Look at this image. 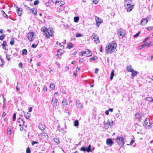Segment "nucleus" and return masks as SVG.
I'll use <instances>...</instances> for the list:
<instances>
[{
	"label": "nucleus",
	"instance_id": "nucleus-31",
	"mask_svg": "<svg viewBox=\"0 0 153 153\" xmlns=\"http://www.w3.org/2000/svg\"><path fill=\"white\" fill-rule=\"evenodd\" d=\"M74 126H77L79 125V121L78 120H76L74 121Z\"/></svg>",
	"mask_w": 153,
	"mask_h": 153
},
{
	"label": "nucleus",
	"instance_id": "nucleus-37",
	"mask_svg": "<svg viewBox=\"0 0 153 153\" xmlns=\"http://www.w3.org/2000/svg\"><path fill=\"white\" fill-rule=\"evenodd\" d=\"M6 54V59H7V60H8V61H10V59H11V58L10 57V55H9V54L6 53H5Z\"/></svg>",
	"mask_w": 153,
	"mask_h": 153
},
{
	"label": "nucleus",
	"instance_id": "nucleus-3",
	"mask_svg": "<svg viewBox=\"0 0 153 153\" xmlns=\"http://www.w3.org/2000/svg\"><path fill=\"white\" fill-rule=\"evenodd\" d=\"M131 0H125L124 3V6L127 9V11L130 12L134 7V5L131 4L132 3Z\"/></svg>",
	"mask_w": 153,
	"mask_h": 153
},
{
	"label": "nucleus",
	"instance_id": "nucleus-9",
	"mask_svg": "<svg viewBox=\"0 0 153 153\" xmlns=\"http://www.w3.org/2000/svg\"><path fill=\"white\" fill-rule=\"evenodd\" d=\"M144 123L146 128L149 129L150 128L151 124L149 119L148 118H146Z\"/></svg>",
	"mask_w": 153,
	"mask_h": 153
},
{
	"label": "nucleus",
	"instance_id": "nucleus-56",
	"mask_svg": "<svg viewBox=\"0 0 153 153\" xmlns=\"http://www.w3.org/2000/svg\"><path fill=\"white\" fill-rule=\"evenodd\" d=\"M17 13L18 15L19 16H20L22 14V11H17Z\"/></svg>",
	"mask_w": 153,
	"mask_h": 153
},
{
	"label": "nucleus",
	"instance_id": "nucleus-13",
	"mask_svg": "<svg viewBox=\"0 0 153 153\" xmlns=\"http://www.w3.org/2000/svg\"><path fill=\"white\" fill-rule=\"evenodd\" d=\"M17 123H19V126L20 127H21L22 126H23L24 124L25 123V122L23 120V119L20 118L17 119Z\"/></svg>",
	"mask_w": 153,
	"mask_h": 153
},
{
	"label": "nucleus",
	"instance_id": "nucleus-50",
	"mask_svg": "<svg viewBox=\"0 0 153 153\" xmlns=\"http://www.w3.org/2000/svg\"><path fill=\"white\" fill-rule=\"evenodd\" d=\"M19 66L20 68H22V63L21 62H20L19 64Z\"/></svg>",
	"mask_w": 153,
	"mask_h": 153
},
{
	"label": "nucleus",
	"instance_id": "nucleus-5",
	"mask_svg": "<svg viewBox=\"0 0 153 153\" xmlns=\"http://www.w3.org/2000/svg\"><path fill=\"white\" fill-rule=\"evenodd\" d=\"M113 121H112L110 122L109 120H108L107 122L104 121V125L105 128L106 129L108 128L109 126H111L113 125Z\"/></svg>",
	"mask_w": 153,
	"mask_h": 153
},
{
	"label": "nucleus",
	"instance_id": "nucleus-25",
	"mask_svg": "<svg viewBox=\"0 0 153 153\" xmlns=\"http://www.w3.org/2000/svg\"><path fill=\"white\" fill-rule=\"evenodd\" d=\"M1 13L3 14V16L6 18V19H8V16L5 13L4 11L3 10H1Z\"/></svg>",
	"mask_w": 153,
	"mask_h": 153
},
{
	"label": "nucleus",
	"instance_id": "nucleus-7",
	"mask_svg": "<svg viewBox=\"0 0 153 153\" xmlns=\"http://www.w3.org/2000/svg\"><path fill=\"white\" fill-rule=\"evenodd\" d=\"M95 19L96 22V25L97 27H99L100 25L103 22V20L102 19L97 16H95Z\"/></svg>",
	"mask_w": 153,
	"mask_h": 153
},
{
	"label": "nucleus",
	"instance_id": "nucleus-40",
	"mask_svg": "<svg viewBox=\"0 0 153 153\" xmlns=\"http://www.w3.org/2000/svg\"><path fill=\"white\" fill-rule=\"evenodd\" d=\"M50 87L51 88L53 89H54L55 85L51 83L50 84Z\"/></svg>",
	"mask_w": 153,
	"mask_h": 153
},
{
	"label": "nucleus",
	"instance_id": "nucleus-1",
	"mask_svg": "<svg viewBox=\"0 0 153 153\" xmlns=\"http://www.w3.org/2000/svg\"><path fill=\"white\" fill-rule=\"evenodd\" d=\"M117 47V44L114 42L109 43L106 46L105 48V53H111L114 52Z\"/></svg>",
	"mask_w": 153,
	"mask_h": 153
},
{
	"label": "nucleus",
	"instance_id": "nucleus-63",
	"mask_svg": "<svg viewBox=\"0 0 153 153\" xmlns=\"http://www.w3.org/2000/svg\"><path fill=\"white\" fill-rule=\"evenodd\" d=\"M43 91H47V87L46 86H45L43 89Z\"/></svg>",
	"mask_w": 153,
	"mask_h": 153
},
{
	"label": "nucleus",
	"instance_id": "nucleus-33",
	"mask_svg": "<svg viewBox=\"0 0 153 153\" xmlns=\"http://www.w3.org/2000/svg\"><path fill=\"white\" fill-rule=\"evenodd\" d=\"M146 100L149 102H152L153 100V99L152 97H146Z\"/></svg>",
	"mask_w": 153,
	"mask_h": 153
},
{
	"label": "nucleus",
	"instance_id": "nucleus-46",
	"mask_svg": "<svg viewBox=\"0 0 153 153\" xmlns=\"http://www.w3.org/2000/svg\"><path fill=\"white\" fill-rule=\"evenodd\" d=\"M140 31L138 32L136 34L134 35V37H137L140 34Z\"/></svg>",
	"mask_w": 153,
	"mask_h": 153
},
{
	"label": "nucleus",
	"instance_id": "nucleus-14",
	"mask_svg": "<svg viewBox=\"0 0 153 153\" xmlns=\"http://www.w3.org/2000/svg\"><path fill=\"white\" fill-rule=\"evenodd\" d=\"M106 143L107 145L110 146H111L114 143L112 139L110 138H108L107 139Z\"/></svg>",
	"mask_w": 153,
	"mask_h": 153
},
{
	"label": "nucleus",
	"instance_id": "nucleus-20",
	"mask_svg": "<svg viewBox=\"0 0 153 153\" xmlns=\"http://www.w3.org/2000/svg\"><path fill=\"white\" fill-rule=\"evenodd\" d=\"M2 46L3 47V48L5 50H7L8 51V49H7L6 48V46H7V45L6 43V42L5 41H3V43L2 44Z\"/></svg>",
	"mask_w": 153,
	"mask_h": 153
},
{
	"label": "nucleus",
	"instance_id": "nucleus-57",
	"mask_svg": "<svg viewBox=\"0 0 153 153\" xmlns=\"http://www.w3.org/2000/svg\"><path fill=\"white\" fill-rule=\"evenodd\" d=\"M149 37H146L143 41V42H146L149 39Z\"/></svg>",
	"mask_w": 153,
	"mask_h": 153
},
{
	"label": "nucleus",
	"instance_id": "nucleus-16",
	"mask_svg": "<svg viewBox=\"0 0 153 153\" xmlns=\"http://www.w3.org/2000/svg\"><path fill=\"white\" fill-rule=\"evenodd\" d=\"M148 21L146 19H144L141 21L140 24L144 26L147 24Z\"/></svg>",
	"mask_w": 153,
	"mask_h": 153
},
{
	"label": "nucleus",
	"instance_id": "nucleus-53",
	"mask_svg": "<svg viewBox=\"0 0 153 153\" xmlns=\"http://www.w3.org/2000/svg\"><path fill=\"white\" fill-rule=\"evenodd\" d=\"M3 96V102L4 103V104L5 105V101H6V99L4 97V96L3 95H2Z\"/></svg>",
	"mask_w": 153,
	"mask_h": 153
},
{
	"label": "nucleus",
	"instance_id": "nucleus-43",
	"mask_svg": "<svg viewBox=\"0 0 153 153\" xmlns=\"http://www.w3.org/2000/svg\"><path fill=\"white\" fill-rule=\"evenodd\" d=\"M39 1L38 0H36L34 2V4L35 5H36L39 3Z\"/></svg>",
	"mask_w": 153,
	"mask_h": 153
},
{
	"label": "nucleus",
	"instance_id": "nucleus-45",
	"mask_svg": "<svg viewBox=\"0 0 153 153\" xmlns=\"http://www.w3.org/2000/svg\"><path fill=\"white\" fill-rule=\"evenodd\" d=\"M82 36V35L80 33H77L76 35V37H79Z\"/></svg>",
	"mask_w": 153,
	"mask_h": 153
},
{
	"label": "nucleus",
	"instance_id": "nucleus-49",
	"mask_svg": "<svg viewBox=\"0 0 153 153\" xmlns=\"http://www.w3.org/2000/svg\"><path fill=\"white\" fill-rule=\"evenodd\" d=\"M33 13V15L35 16L37 13V10L36 9H35L33 12H32Z\"/></svg>",
	"mask_w": 153,
	"mask_h": 153
},
{
	"label": "nucleus",
	"instance_id": "nucleus-2",
	"mask_svg": "<svg viewBox=\"0 0 153 153\" xmlns=\"http://www.w3.org/2000/svg\"><path fill=\"white\" fill-rule=\"evenodd\" d=\"M41 30L44 32V36H45L46 38H49V36L52 37L53 36L54 31L52 28L48 29L46 28H42Z\"/></svg>",
	"mask_w": 153,
	"mask_h": 153
},
{
	"label": "nucleus",
	"instance_id": "nucleus-44",
	"mask_svg": "<svg viewBox=\"0 0 153 153\" xmlns=\"http://www.w3.org/2000/svg\"><path fill=\"white\" fill-rule=\"evenodd\" d=\"M26 153H30V149L29 147L27 149Z\"/></svg>",
	"mask_w": 153,
	"mask_h": 153
},
{
	"label": "nucleus",
	"instance_id": "nucleus-60",
	"mask_svg": "<svg viewBox=\"0 0 153 153\" xmlns=\"http://www.w3.org/2000/svg\"><path fill=\"white\" fill-rule=\"evenodd\" d=\"M65 71H67L69 70V67H68V66H66L65 67Z\"/></svg>",
	"mask_w": 153,
	"mask_h": 153
},
{
	"label": "nucleus",
	"instance_id": "nucleus-52",
	"mask_svg": "<svg viewBox=\"0 0 153 153\" xmlns=\"http://www.w3.org/2000/svg\"><path fill=\"white\" fill-rule=\"evenodd\" d=\"M93 3L95 4H96L98 3V1L97 0H93Z\"/></svg>",
	"mask_w": 153,
	"mask_h": 153
},
{
	"label": "nucleus",
	"instance_id": "nucleus-54",
	"mask_svg": "<svg viewBox=\"0 0 153 153\" xmlns=\"http://www.w3.org/2000/svg\"><path fill=\"white\" fill-rule=\"evenodd\" d=\"M37 46V45H35L34 44H33L32 45L31 47L33 48H35Z\"/></svg>",
	"mask_w": 153,
	"mask_h": 153
},
{
	"label": "nucleus",
	"instance_id": "nucleus-34",
	"mask_svg": "<svg viewBox=\"0 0 153 153\" xmlns=\"http://www.w3.org/2000/svg\"><path fill=\"white\" fill-rule=\"evenodd\" d=\"M41 134L42 136H45V137H48V134L45 132H42V133H41Z\"/></svg>",
	"mask_w": 153,
	"mask_h": 153
},
{
	"label": "nucleus",
	"instance_id": "nucleus-62",
	"mask_svg": "<svg viewBox=\"0 0 153 153\" xmlns=\"http://www.w3.org/2000/svg\"><path fill=\"white\" fill-rule=\"evenodd\" d=\"M18 82H17V86L16 87V89L18 91H19V89H20V88H19V87L18 86Z\"/></svg>",
	"mask_w": 153,
	"mask_h": 153
},
{
	"label": "nucleus",
	"instance_id": "nucleus-32",
	"mask_svg": "<svg viewBox=\"0 0 153 153\" xmlns=\"http://www.w3.org/2000/svg\"><path fill=\"white\" fill-rule=\"evenodd\" d=\"M97 57L96 56H94L92 58H91L89 59V61L91 62L92 61L96 60L97 59Z\"/></svg>",
	"mask_w": 153,
	"mask_h": 153
},
{
	"label": "nucleus",
	"instance_id": "nucleus-26",
	"mask_svg": "<svg viewBox=\"0 0 153 153\" xmlns=\"http://www.w3.org/2000/svg\"><path fill=\"white\" fill-rule=\"evenodd\" d=\"M24 116L26 119H28L30 117V113H27L26 114H25Z\"/></svg>",
	"mask_w": 153,
	"mask_h": 153
},
{
	"label": "nucleus",
	"instance_id": "nucleus-17",
	"mask_svg": "<svg viewBox=\"0 0 153 153\" xmlns=\"http://www.w3.org/2000/svg\"><path fill=\"white\" fill-rule=\"evenodd\" d=\"M143 116V114L142 113L137 112L135 114V117L137 119H139L141 118Z\"/></svg>",
	"mask_w": 153,
	"mask_h": 153
},
{
	"label": "nucleus",
	"instance_id": "nucleus-28",
	"mask_svg": "<svg viewBox=\"0 0 153 153\" xmlns=\"http://www.w3.org/2000/svg\"><path fill=\"white\" fill-rule=\"evenodd\" d=\"M22 55H27V51L26 49H23L22 50Z\"/></svg>",
	"mask_w": 153,
	"mask_h": 153
},
{
	"label": "nucleus",
	"instance_id": "nucleus-11",
	"mask_svg": "<svg viewBox=\"0 0 153 153\" xmlns=\"http://www.w3.org/2000/svg\"><path fill=\"white\" fill-rule=\"evenodd\" d=\"M117 34L120 37L123 38L125 36L124 30L121 29H119L117 31Z\"/></svg>",
	"mask_w": 153,
	"mask_h": 153
},
{
	"label": "nucleus",
	"instance_id": "nucleus-30",
	"mask_svg": "<svg viewBox=\"0 0 153 153\" xmlns=\"http://www.w3.org/2000/svg\"><path fill=\"white\" fill-rule=\"evenodd\" d=\"M79 19V17L75 16L74 18V22H77Z\"/></svg>",
	"mask_w": 153,
	"mask_h": 153
},
{
	"label": "nucleus",
	"instance_id": "nucleus-23",
	"mask_svg": "<svg viewBox=\"0 0 153 153\" xmlns=\"http://www.w3.org/2000/svg\"><path fill=\"white\" fill-rule=\"evenodd\" d=\"M87 55H88L87 56H92V53L90 50L89 49L86 50Z\"/></svg>",
	"mask_w": 153,
	"mask_h": 153
},
{
	"label": "nucleus",
	"instance_id": "nucleus-55",
	"mask_svg": "<svg viewBox=\"0 0 153 153\" xmlns=\"http://www.w3.org/2000/svg\"><path fill=\"white\" fill-rule=\"evenodd\" d=\"M147 30H151L152 29V27H149L147 28Z\"/></svg>",
	"mask_w": 153,
	"mask_h": 153
},
{
	"label": "nucleus",
	"instance_id": "nucleus-38",
	"mask_svg": "<svg viewBox=\"0 0 153 153\" xmlns=\"http://www.w3.org/2000/svg\"><path fill=\"white\" fill-rule=\"evenodd\" d=\"M5 36V35L4 34H2L0 36V40H2Z\"/></svg>",
	"mask_w": 153,
	"mask_h": 153
},
{
	"label": "nucleus",
	"instance_id": "nucleus-61",
	"mask_svg": "<svg viewBox=\"0 0 153 153\" xmlns=\"http://www.w3.org/2000/svg\"><path fill=\"white\" fill-rule=\"evenodd\" d=\"M145 47V45L143 44L139 47L140 49H142Z\"/></svg>",
	"mask_w": 153,
	"mask_h": 153
},
{
	"label": "nucleus",
	"instance_id": "nucleus-58",
	"mask_svg": "<svg viewBox=\"0 0 153 153\" xmlns=\"http://www.w3.org/2000/svg\"><path fill=\"white\" fill-rule=\"evenodd\" d=\"M36 8H30V9L29 10H30V12H33L34 11V10Z\"/></svg>",
	"mask_w": 153,
	"mask_h": 153
},
{
	"label": "nucleus",
	"instance_id": "nucleus-41",
	"mask_svg": "<svg viewBox=\"0 0 153 153\" xmlns=\"http://www.w3.org/2000/svg\"><path fill=\"white\" fill-rule=\"evenodd\" d=\"M24 7L27 10H29L30 9V7L26 5H24Z\"/></svg>",
	"mask_w": 153,
	"mask_h": 153
},
{
	"label": "nucleus",
	"instance_id": "nucleus-15",
	"mask_svg": "<svg viewBox=\"0 0 153 153\" xmlns=\"http://www.w3.org/2000/svg\"><path fill=\"white\" fill-rule=\"evenodd\" d=\"M57 100L56 98H53L52 100L51 104L53 106H56L57 105Z\"/></svg>",
	"mask_w": 153,
	"mask_h": 153
},
{
	"label": "nucleus",
	"instance_id": "nucleus-39",
	"mask_svg": "<svg viewBox=\"0 0 153 153\" xmlns=\"http://www.w3.org/2000/svg\"><path fill=\"white\" fill-rule=\"evenodd\" d=\"M53 140L56 143H59V140L57 138H54Z\"/></svg>",
	"mask_w": 153,
	"mask_h": 153
},
{
	"label": "nucleus",
	"instance_id": "nucleus-36",
	"mask_svg": "<svg viewBox=\"0 0 153 153\" xmlns=\"http://www.w3.org/2000/svg\"><path fill=\"white\" fill-rule=\"evenodd\" d=\"M62 103L63 104V105H66L67 104V100L65 99H64L62 101Z\"/></svg>",
	"mask_w": 153,
	"mask_h": 153
},
{
	"label": "nucleus",
	"instance_id": "nucleus-27",
	"mask_svg": "<svg viewBox=\"0 0 153 153\" xmlns=\"http://www.w3.org/2000/svg\"><path fill=\"white\" fill-rule=\"evenodd\" d=\"M114 76V70H113L111 71V76H110V79L111 80L113 78V77Z\"/></svg>",
	"mask_w": 153,
	"mask_h": 153
},
{
	"label": "nucleus",
	"instance_id": "nucleus-6",
	"mask_svg": "<svg viewBox=\"0 0 153 153\" xmlns=\"http://www.w3.org/2000/svg\"><path fill=\"white\" fill-rule=\"evenodd\" d=\"M116 141L118 143V144L120 146V147H121V146H123L124 144V140L123 137H117L116 139Z\"/></svg>",
	"mask_w": 153,
	"mask_h": 153
},
{
	"label": "nucleus",
	"instance_id": "nucleus-21",
	"mask_svg": "<svg viewBox=\"0 0 153 153\" xmlns=\"http://www.w3.org/2000/svg\"><path fill=\"white\" fill-rule=\"evenodd\" d=\"M131 73H132L131 74V75L133 77H135L136 76L137 74L138 73V72L134 71V70L133 71H132V72H131Z\"/></svg>",
	"mask_w": 153,
	"mask_h": 153
},
{
	"label": "nucleus",
	"instance_id": "nucleus-10",
	"mask_svg": "<svg viewBox=\"0 0 153 153\" xmlns=\"http://www.w3.org/2000/svg\"><path fill=\"white\" fill-rule=\"evenodd\" d=\"M80 150L83 152H89L91 151V145H89L87 147H82L80 149Z\"/></svg>",
	"mask_w": 153,
	"mask_h": 153
},
{
	"label": "nucleus",
	"instance_id": "nucleus-4",
	"mask_svg": "<svg viewBox=\"0 0 153 153\" xmlns=\"http://www.w3.org/2000/svg\"><path fill=\"white\" fill-rule=\"evenodd\" d=\"M35 37V33L33 32H29L27 34V38L29 41H32Z\"/></svg>",
	"mask_w": 153,
	"mask_h": 153
},
{
	"label": "nucleus",
	"instance_id": "nucleus-51",
	"mask_svg": "<svg viewBox=\"0 0 153 153\" xmlns=\"http://www.w3.org/2000/svg\"><path fill=\"white\" fill-rule=\"evenodd\" d=\"M38 143V142L36 141H33L32 142L31 144L32 145H33L35 144H36Z\"/></svg>",
	"mask_w": 153,
	"mask_h": 153
},
{
	"label": "nucleus",
	"instance_id": "nucleus-8",
	"mask_svg": "<svg viewBox=\"0 0 153 153\" xmlns=\"http://www.w3.org/2000/svg\"><path fill=\"white\" fill-rule=\"evenodd\" d=\"M92 39H94V42L96 44L100 42V40L98 37L97 36L96 34L94 33L92 36Z\"/></svg>",
	"mask_w": 153,
	"mask_h": 153
},
{
	"label": "nucleus",
	"instance_id": "nucleus-35",
	"mask_svg": "<svg viewBox=\"0 0 153 153\" xmlns=\"http://www.w3.org/2000/svg\"><path fill=\"white\" fill-rule=\"evenodd\" d=\"M14 43V39L13 38H11L10 42V43L11 45H13Z\"/></svg>",
	"mask_w": 153,
	"mask_h": 153
},
{
	"label": "nucleus",
	"instance_id": "nucleus-18",
	"mask_svg": "<svg viewBox=\"0 0 153 153\" xmlns=\"http://www.w3.org/2000/svg\"><path fill=\"white\" fill-rule=\"evenodd\" d=\"M126 70L128 72H131L134 70L132 68L131 65L128 66L126 67Z\"/></svg>",
	"mask_w": 153,
	"mask_h": 153
},
{
	"label": "nucleus",
	"instance_id": "nucleus-59",
	"mask_svg": "<svg viewBox=\"0 0 153 153\" xmlns=\"http://www.w3.org/2000/svg\"><path fill=\"white\" fill-rule=\"evenodd\" d=\"M83 60H84V59H83V58H81L79 60V62L81 63L83 62Z\"/></svg>",
	"mask_w": 153,
	"mask_h": 153
},
{
	"label": "nucleus",
	"instance_id": "nucleus-24",
	"mask_svg": "<svg viewBox=\"0 0 153 153\" xmlns=\"http://www.w3.org/2000/svg\"><path fill=\"white\" fill-rule=\"evenodd\" d=\"M73 44L71 43L70 42L68 44V45L66 48H68V49H70L71 48H73Z\"/></svg>",
	"mask_w": 153,
	"mask_h": 153
},
{
	"label": "nucleus",
	"instance_id": "nucleus-42",
	"mask_svg": "<svg viewBox=\"0 0 153 153\" xmlns=\"http://www.w3.org/2000/svg\"><path fill=\"white\" fill-rule=\"evenodd\" d=\"M16 113H14L13 114V121H14L16 120Z\"/></svg>",
	"mask_w": 153,
	"mask_h": 153
},
{
	"label": "nucleus",
	"instance_id": "nucleus-48",
	"mask_svg": "<svg viewBox=\"0 0 153 153\" xmlns=\"http://www.w3.org/2000/svg\"><path fill=\"white\" fill-rule=\"evenodd\" d=\"M134 140H131V142H130V144H127V145H131L134 142Z\"/></svg>",
	"mask_w": 153,
	"mask_h": 153
},
{
	"label": "nucleus",
	"instance_id": "nucleus-64",
	"mask_svg": "<svg viewBox=\"0 0 153 153\" xmlns=\"http://www.w3.org/2000/svg\"><path fill=\"white\" fill-rule=\"evenodd\" d=\"M6 115V113L5 112H3L2 114V117H4Z\"/></svg>",
	"mask_w": 153,
	"mask_h": 153
},
{
	"label": "nucleus",
	"instance_id": "nucleus-12",
	"mask_svg": "<svg viewBox=\"0 0 153 153\" xmlns=\"http://www.w3.org/2000/svg\"><path fill=\"white\" fill-rule=\"evenodd\" d=\"M76 105L77 107V108L79 109H81L83 107V105L80 103V101L79 100H76Z\"/></svg>",
	"mask_w": 153,
	"mask_h": 153
},
{
	"label": "nucleus",
	"instance_id": "nucleus-47",
	"mask_svg": "<svg viewBox=\"0 0 153 153\" xmlns=\"http://www.w3.org/2000/svg\"><path fill=\"white\" fill-rule=\"evenodd\" d=\"M51 1L53 2V3H55L56 4L57 3H59V1H58L57 0H51Z\"/></svg>",
	"mask_w": 153,
	"mask_h": 153
},
{
	"label": "nucleus",
	"instance_id": "nucleus-19",
	"mask_svg": "<svg viewBox=\"0 0 153 153\" xmlns=\"http://www.w3.org/2000/svg\"><path fill=\"white\" fill-rule=\"evenodd\" d=\"M39 128L42 131L44 130L46 128L45 126L43 124H40L39 125Z\"/></svg>",
	"mask_w": 153,
	"mask_h": 153
},
{
	"label": "nucleus",
	"instance_id": "nucleus-22",
	"mask_svg": "<svg viewBox=\"0 0 153 153\" xmlns=\"http://www.w3.org/2000/svg\"><path fill=\"white\" fill-rule=\"evenodd\" d=\"M61 4L60 5L59 7V10L61 9V10H64V7H62V6L65 4V2L62 1H61L60 2Z\"/></svg>",
	"mask_w": 153,
	"mask_h": 153
},
{
	"label": "nucleus",
	"instance_id": "nucleus-29",
	"mask_svg": "<svg viewBox=\"0 0 153 153\" xmlns=\"http://www.w3.org/2000/svg\"><path fill=\"white\" fill-rule=\"evenodd\" d=\"M7 135H10L11 133V129L8 128L7 129Z\"/></svg>",
	"mask_w": 153,
	"mask_h": 153
}]
</instances>
